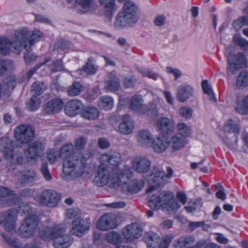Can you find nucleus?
<instances>
[{
	"instance_id": "4c0bfd02",
	"label": "nucleus",
	"mask_w": 248,
	"mask_h": 248,
	"mask_svg": "<svg viewBox=\"0 0 248 248\" xmlns=\"http://www.w3.org/2000/svg\"><path fill=\"white\" fill-rule=\"evenodd\" d=\"M84 89V87L81 83L75 81L69 87L67 93L69 96H75L83 92Z\"/></svg>"
},
{
	"instance_id": "37998d69",
	"label": "nucleus",
	"mask_w": 248,
	"mask_h": 248,
	"mask_svg": "<svg viewBox=\"0 0 248 248\" xmlns=\"http://www.w3.org/2000/svg\"><path fill=\"white\" fill-rule=\"evenodd\" d=\"M130 24H131L121 12H119L117 15L115 21L114 23V26L116 28L122 29Z\"/></svg>"
},
{
	"instance_id": "49530a36",
	"label": "nucleus",
	"mask_w": 248,
	"mask_h": 248,
	"mask_svg": "<svg viewBox=\"0 0 248 248\" xmlns=\"http://www.w3.org/2000/svg\"><path fill=\"white\" fill-rule=\"evenodd\" d=\"M73 150V146L72 144H66L63 146L59 151L60 157L64 159L69 155H73L74 153L72 152Z\"/></svg>"
},
{
	"instance_id": "09e8293b",
	"label": "nucleus",
	"mask_w": 248,
	"mask_h": 248,
	"mask_svg": "<svg viewBox=\"0 0 248 248\" xmlns=\"http://www.w3.org/2000/svg\"><path fill=\"white\" fill-rule=\"evenodd\" d=\"M81 211L78 208H70L67 210L66 216L70 219H74V220L81 219Z\"/></svg>"
},
{
	"instance_id": "6ab92c4d",
	"label": "nucleus",
	"mask_w": 248,
	"mask_h": 248,
	"mask_svg": "<svg viewBox=\"0 0 248 248\" xmlns=\"http://www.w3.org/2000/svg\"><path fill=\"white\" fill-rule=\"evenodd\" d=\"M130 109L139 114H145L148 112L149 108L147 105L143 104L141 96H133L130 103Z\"/></svg>"
},
{
	"instance_id": "f704fd0d",
	"label": "nucleus",
	"mask_w": 248,
	"mask_h": 248,
	"mask_svg": "<svg viewBox=\"0 0 248 248\" xmlns=\"http://www.w3.org/2000/svg\"><path fill=\"white\" fill-rule=\"evenodd\" d=\"M99 115L98 110L94 107H90L85 108L82 111L81 116L83 118L93 120L98 118Z\"/></svg>"
},
{
	"instance_id": "a19ab883",
	"label": "nucleus",
	"mask_w": 248,
	"mask_h": 248,
	"mask_svg": "<svg viewBox=\"0 0 248 248\" xmlns=\"http://www.w3.org/2000/svg\"><path fill=\"white\" fill-rule=\"evenodd\" d=\"M12 142L11 140L6 138H2L0 140V151L4 155L10 153L12 151Z\"/></svg>"
},
{
	"instance_id": "9d476101",
	"label": "nucleus",
	"mask_w": 248,
	"mask_h": 248,
	"mask_svg": "<svg viewBox=\"0 0 248 248\" xmlns=\"http://www.w3.org/2000/svg\"><path fill=\"white\" fill-rule=\"evenodd\" d=\"M131 164L132 169L140 174L148 173L151 167V161L148 158L141 155H138L134 158Z\"/></svg>"
},
{
	"instance_id": "4468645a",
	"label": "nucleus",
	"mask_w": 248,
	"mask_h": 248,
	"mask_svg": "<svg viewBox=\"0 0 248 248\" xmlns=\"http://www.w3.org/2000/svg\"><path fill=\"white\" fill-rule=\"evenodd\" d=\"M156 126L164 136H168L174 130V123L172 120L167 117H161L157 120Z\"/></svg>"
},
{
	"instance_id": "603ef678",
	"label": "nucleus",
	"mask_w": 248,
	"mask_h": 248,
	"mask_svg": "<svg viewBox=\"0 0 248 248\" xmlns=\"http://www.w3.org/2000/svg\"><path fill=\"white\" fill-rule=\"evenodd\" d=\"M142 186L139 184L137 180H134L131 181L130 183L127 186V191L132 193H135L139 191Z\"/></svg>"
},
{
	"instance_id": "79ce46f5",
	"label": "nucleus",
	"mask_w": 248,
	"mask_h": 248,
	"mask_svg": "<svg viewBox=\"0 0 248 248\" xmlns=\"http://www.w3.org/2000/svg\"><path fill=\"white\" fill-rule=\"evenodd\" d=\"M105 239L110 243L117 245L122 241L121 235L116 231H110L106 233Z\"/></svg>"
},
{
	"instance_id": "7ed1b4c3",
	"label": "nucleus",
	"mask_w": 248,
	"mask_h": 248,
	"mask_svg": "<svg viewBox=\"0 0 248 248\" xmlns=\"http://www.w3.org/2000/svg\"><path fill=\"white\" fill-rule=\"evenodd\" d=\"M150 208L157 210L161 207L168 212L173 211L180 208V205L174 201V194L170 191H162L158 195H153L148 202Z\"/></svg>"
},
{
	"instance_id": "7c9ffc66",
	"label": "nucleus",
	"mask_w": 248,
	"mask_h": 248,
	"mask_svg": "<svg viewBox=\"0 0 248 248\" xmlns=\"http://www.w3.org/2000/svg\"><path fill=\"white\" fill-rule=\"evenodd\" d=\"M170 143L164 137H158L152 143V147L155 152L162 153L169 146Z\"/></svg>"
},
{
	"instance_id": "c03bdc74",
	"label": "nucleus",
	"mask_w": 248,
	"mask_h": 248,
	"mask_svg": "<svg viewBox=\"0 0 248 248\" xmlns=\"http://www.w3.org/2000/svg\"><path fill=\"white\" fill-rule=\"evenodd\" d=\"M145 241L149 247L155 248L159 242V236L154 232H149L145 237Z\"/></svg>"
},
{
	"instance_id": "ea45409f",
	"label": "nucleus",
	"mask_w": 248,
	"mask_h": 248,
	"mask_svg": "<svg viewBox=\"0 0 248 248\" xmlns=\"http://www.w3.org/2000/svg\"><path fill=\"white\" fill-rule=\"evenodd\" d=\"M31 91L32 96H37L42 94L46 89V87L44 82L38 81L34 82L31 85Z\"/></svg>"
},
{
	"instance_id": "2f4dec72",
	"label": "nucleus",
	"mask_w": 248,
	"mask_h": 248,
	"mask_svg": "<svg viewBox=\"0 0 248 248\" xmlns=\"http://www.w3.org/2000/svg\"><path fill=\"white\" fill-rule=\"evenodd\" d=\"M195 242V239L193 236H182L174 241L173 246L174 248H182L192 245Z\"/></svg>"
},
{
	"instance_id": "5701e85b",
	"label": "nucleus",
	"mask_w": 248,
	"mask_h": 248,
	"mask_svg": "<svg viewBox=\"0 0 248 248\" xmlns=\"http://www.w3.org/2000/svg\"><path fill=\"white\" fill-rule=\"evenodd\" d=\"M153 139L152 134L147 129H141L138 133V142L142 147H149L153 141Z\"/></svg>"
},
{
	"instance_id": "b1692460",
	"label": "nucleus",
	"mask_w": 248,
	"mask_h": 248,
	"mask_svg": "<svg viewBox=\"0 0 248 248\" xmlns=\"http://www.w3.org/2000/svg\"><path fill=\"white\" fill-rule=\"evenodd\" d=\"M103 7L104 14L108 17H111L118 9L116 0H98Z\"/></svg>"
},
{
	"instance_id": "8fccbe9b",
	"label": "nucleus",
	"mask_w": 248,
	"mask_h": 248,
	"mask_svg": "<svg viewBox=\"0 0 248 248\" xmlns=\"http://www.w3.org/2000/svg\"><path fill=\"white\" fill-rule=\"evenodd\" d=\"M15 68L13 61L10 60H5L0 62V71L4 72L6 71L13 70Z\"/></svg>"
},
{
	"instance_id": "412c9836",
	"label": "nucleus",
	"mask_w": 248,
	"mask_h": 248,
	"mask_svg": "<svg viewBox=\"0 0 248 248\" xmlns=\"http://www.w3.org/2000/svg\"><path fill=\"white\" fill-rule=\"evenodd\" d=\"M15 196L16 193L14 191L4 186H0V198H8L0 200V206L11 205L13 201V197Z\"/></svg>"
},
{
	"instance_id": "dca6fc26",
	"label": "nucleus",
	"mask_w": 248,
	"mask_h": 248,
	"mask_svg": "<svg viewBox=\"0 0 248 248\" xmlns=\"http://www.w3.org/2000/svg\"><path fill=\"white\" fill-rule=\"evenodd\" d=\"M121 155L118 152H111L109 154L102 155L100 157V163L114 167L116 170L117 166L121 161Z\"/></svg>"
},
{
	"instance_id": "864d4df0",
	"label": "nucleus",
	"mask_w": 248,
	"mask_h": 248,
	"mask_svg": "<svg viewBox=\"0 0 248 248\" xmlns=\"http://www.w3.org/2000/svg\"><path fill=\"white\" fill-rule=\"evenodd\" d=\"M233 40L235 44L238 45L242 50H246L248 46V41L238 35L233 36Z\"/></svg>"
},
{
	"instance_id": "393cba45",
	"label": "nucleus",
	"mask_w": 248,
	"mask_h": 248,
	"mask_svg": "<svg viewBox=\"0 0 248 248\" xmlns=\"http://www.w3.org/2000/svg\"><path fill=\"white\" fill-rule=\"evenodd\" d=\"M82 108V104L78 99L69 101L65 108V113L69 116H74L78 114Z\"/></svg>"
},
{
	"instance_id": "f257e3e1",
	"label": "nucleus",
	"mask_w": 248,
	"mask_h": 248,
	"mask_svg": "<svg viewBox=\"0 0 248 248\" xmlns=\"http://www.w3.org/2000/svg\"><path fill=\"white\" fill-rule=\"evenodd\" d=\"M93 154L84 155L79 152H75L64 159L63 172L66 176L73 178L78 177L86 171L87 164L86 159L92 157Z\"/></svg>"
},
{
	"instance_id": "e2e57ef3",
	"label": "nucleus",
	"mask_w": 248,
	"mask_h": 248,
	"mask_svg": "<svg viewBox=\"0 0 248 248\" xmlns=\"http://www.w3.org/2000/svg\"><path fill=\"white\" fill-rule=\"evenodd\" d=\"M101 106L105 109L111 108L113 106L112 98L108 96H103L101 98Z\"/></svg>"
},
{
	"instance_id": "c756f323",
	"label": "nucleus",
	"mask_w": 248,
	"mask_h": 248,
	"mask_svg": "<svg viewBox=\"0 0 248 248\" xmlns=\"http://www.w3.org/2000/svg\"><path fill=\"white\" fill-rule=\"evenodd\" d=\"M170 147L173 152L179 150L186 144L185 138L181 135H175L172 136L170 141Z\"/></svg>"
},
{
	"instance_id": "f03ea898",
	"label": "nucleus",
	"mask_w": 248,
	"mask_h": 248,
	"mask_svg": "<svg viewBox=\"0 0 248 248\" xmlns=\"http://www.w3.org/2000/svg\"><path fill=\"white\" fill-rule=\"evenodd\" d=\"M65 232L66 228L63 224L54 225L51 228L43 227L39 232L43 239H52L55 248H66L71 244V237Z\"/></svg>"
},
{
	"instance_id": "ddd939ff",
	"label": "nucleus",
	"mask_w": 248,
	"mask_h": 248,
	"mask_svg": "<svg viewBox=\"0 0 248 248\" xmlns=\"http://www.w3.org/2000/svg\"><path fill=\"white\" fill-rule=\"evenodd\" d=\"M142 229L141 226L137 223H132L123 229V233L124 238L132 241L138 239L141 236Z\"/></svg>"
},
{
	"instance_id": "0eeeda50",
	"label": "nucleus",
	"mask_w": 248,
	"mask_h": 248,
	"mask_svg": "<svg viewBox=\"0 0 248 248\" xmlns=\"http://www.w3.org/2000/svg\"><path fill=\"white\" fill-rule=\"evenodd\" d=\"M167 173L166 174L164 170L160 167H153V170L150 176L151 177V183L155 184V185L152 186L147 189V193L151 192L155 190L156 187L160 186L162 182L165 181L167 179L170 178L173 174V170L168 167L167 168Z\"/></svg>"
},
{
	"instance_id": "3c124183",
	"label": "nucleus",
	"mask_w": 248,
	"mask_h": 248,
	"mask_svg": "<svg viewBox=\"0 0 248 248\" xmlns=\"http://www.w3.org/2000/svg\"><path fill=\"white\" fill-rule=\"evenodd\" d=\"M234 62L242 68L245 67L246 64V59L245 55L242 53H238L235 55H233Z\"/></svg>"
},
{
	"instance_id": "680f3d73",
	"label": "nucleus",
	"mask_w": 248,
	"mask_h": 248,
	"mask_svg": "<svg viewBox=\"0 0 248 248\" xmlns=\"http://www.w3.org/2000/svg\"><path fill=\"white\" fill-rule=\"evenodd\" d=\"M131 24L136 23L138 20L137 14H134L125 11L120 12Z\"/></svg>"
},
{
	"instance_id": "0e129e2a",
	"label": "nucleus",
	"mask_w": 248,
	"mask_h": 248,
	"mask_svg": "<svg viewBox=\"0 0 248 248\" xmlns=\"http://www.w3.org/2000/svg\"><path fill=\"white\" fill-rule=\"evenodd\" d=\"M60 157V152L57 150L50 149L47 153V157L51 164L54 163L57 158Z\"/></svg>"
},
{
	"instance_id": "774afa93",
	"label": "nucleus",
	"mask_w": 248,
	"mask_h": 248,
	"mask_svg": "<svg viewBox=\"0 0 248 248\" xmlns=\"http://www.w3.org/2000/svg\"><path fill=\"white\" fill-rule=\"evenodd\" d=\"M136 82V78L134 77L129 76L125 77L123 80V84L125 88H133Z\"/></svg>"
},
{
	"instance_id": "6e6552de",
	"label": "nucleus",
	"mask_w": 248,
	"mask_h": 248,
	"mask_svg": "<svg viewBox=\"0 0 248 248\" xmlns=\"http://www.w3.org/2000/svg\"><path fill=\"white\" fill-rule=\"evenodd\" d=\"M14 135L17 140L21 143L25 144L34 139L35 130L31 126L21 125L16 127Z\"/></svg>"
},
{
	"instance_id": "bb28decb",
	"label": "nucleus",
	"mask_w": 248,
	"mask_h": 248,
	"mask_svg": "<svg viewBox=\"0 0 248 248\" xmlns=\"http://www.w3.org/2000/svg\"><path fill=\"white\" fill-rule=\"evenodd\" d=\"M20 181L21 184H30L37 179L36 172L31 169H26L20 172Z\"/></svg>"
},
{
	"instance_id": "052dcab7",
	"label": "nucleus",
	"mask_w": 248,
	"mask_h": 248,
	"mask_svg": "<svg viewBox=\"0 0 248 248\" xmlns=\"http://www.w3.org/2000/svg\"><path fill=\"white\" fill-rule=\"evenodd\" d=\"M227 62L229 64V67L228 70L230 71L231 73L232 74L234 73L235 71L237 69L240 68L234 62V59L233 58V55L231 54H229L227 56Z\"/></svg>"
},
{
	"instance_id": "cd10ccee",
	"label": "nucleus",
	"mask_w": 248,
	"mask_h": 248,
	"mask_svg": "<svg viewBox=\"0 0 248 248\" xmlns=\"http://www.w3.org/2000/svg\"><path fill=\"white\" fill-rule=\"evenodd\" d=\"M133 123L131 117L128 115H125L123 117V121L119 124V130L124 134H129L132 132Z\"/></svg>"
},
{
	"instance_id": "a211bd4d",
	"label": "nucleus",
	"mask_w": 248,
	"mask_h": 248,
	"mask_svg": "<svg viewBox=\"0 0 248 248\" xmlns=\"http://www.w3.org/2000/svg\"><path fill=\"white\" fill-rule=\"evenodd\" d=\"M132 169L129 166L124 165L121 170L118 171L116 170V180L120 181L119 184H116V186L126 185L128 181L133 177L134 174Z\"/></svg>"
},
{
	"instance_id": "1a4fd4ad",
	"label": "nucleus",
	"mask_w": 248,
	"mask_h": 248,
	"mask_svg": "<svg viewBox=\"0 0 248 248\" xmlns=\"http://www.w3.org/2000/svg\"><path fill=\"white\" fill-rule=\"evenodd\" d=\"M60 199V196L54 191L45 190L41 193L38 202L41 205L55 207L57 206Z\"/></svg>"
},
{
	"instance_id": "13d9d810",
	"label": "nucleus",
	"mask_w": 248,
	"mask_h": 248,
	"mask_svg": "<svg viewBox=\"0 0 248 248\" xmlns=\"http://www.w3.org/2000/svg\"><path fill=\"white\" fill-rule=\"evenodd\" d=\"M70 45L71 44L68 41L60 40L55 44L54 46L55 48L60 49L66 52L68 51Z\"/></svg>"
},
{
	"instance_id": "39448f33",
	"label": "nucleus",
	"mask_w": 248,
	"mask_h": 248,
	"mask_svg": "<svg viewBox=\"0 0 248 248\" xmlns=\"http://www.w3.org/2000/svg\"><path fill=\"white\" fill-rule=\"evenodd\" d=\"M15 36L21 41L22 46L27 51L31 50V46L35 42L38 41L40 37H43V33L39 31L35 30L32 32L26 29L16 31Z\"/></svg>"
},
{
	"instance_id": "a18cd8bd",
	"label": "nucleus",
	"mask_w": 248,
	"mask_h": 248,
	"mask_svg": "<svg viewBox=\"0 0 248 248\" xmlns=\"http://www.w3.org/2000/svg\"><path fill=\"white\" fill-rule=\"evenodd\" d=\"M202 86L203 93L208 95L210 100L214 102H216V98L214 96V94L211 87L208 84V80H203L202 82Z\"/></svg>"
},
{
	"instance_id": "c85d7f7f",
	"label": "nucleus",
	"mask_w": 248,
	"mask_h": 248,
	"mask_svg": "<svg viewBox=\"0 0 248 248\" xmlns=\"http://www.w3.org/2000/svg\"><path fill=\"white\" fill-rule=\"evenodd\" d=\"M120 87V81L116 76L110 75L104 82V89L108 92H115Z\"/></svg>"
},
{
	"instance_id": "aec40b11",
	"label": "nucleus",
	"mask_w": 248,
	"mask_h": 248,
	"mask_svg": "<svg viewBox=\"0 0 248 248\" xmlns=\"http://www.w3.org/2000/svg\"><path fill=\"white\" fill-rule=\"evenodd\" d=\"M88 229L89 225L87 222L82 219L78 220H73L70 233L73 235L81 236Z\"/></svg>"
},
{
	"instance_id": "f3484780",
	"label": "nucleus",
	"mask_w": 248,
	"mask_h": 248,
	"mask_svg": "<svg viewBox=\"0 0 248 248\" xmlns=\"http://www.w3.org/2000/svg\"><path fill=\"white\" fill-rule=\"evenodd\" d=\"M16 218V211L14 209H9L3 216V219L0 224L3 225L7 231H12L14 230Z\"/></svg>"
},
{
	"instance_id": "473e14b6",
	"label": "nucleus",
	"mask_w": 248,
	"mask_h": 248,
	"mask_svg": "<svg viewBox=\"0 0 248 248\" xmlns=\"http://www.w3.org/2000/svg\"><path fill=\"white\" fill-rule=\"evenodd\" d=\"M224 130L226 132L233 133L235 137L236 143L238 141V135L240 130L239 126L232 120L227 121L224 125Z\"/></svg>"
},
{
	"instance_id": "e433bc0d",
	"label": "nucleus",
	"mask_w": 248,
	"mask_h": 248,
	"mask_svg": "<svg viewBox=\"0 0 248 248\" xmlns=\"http://www.w3.org/2000/svg\"><path fill=\"white\" fill-rule=\"evenodd\" d=\"M5 159L12 164L21 165L24 162V158L21 153H14L13 150L10 153L6 154Z\"/></svg>"
},
{
	"instance_id": "72a5a7b5",
	"label": "nucleus",
	"mask_w": 248,
	"mask_h": 248,
	"mask_svg": "<svg viewBox=\"0 0 248 248\" xmlns=\"http://www.w3.org/2000/svg\"><path fill=\"white\" fill-rule=\"evenodd\" d=\"M235 110L242 115L248 114V95L241 100H237L235 103Z\"/></svg>"
},
{
	"instance_id": "5fc2aeb1",
	"label": "nucleus",
	"mask_w": 248,
	"mask_h": 248,
	"mask_svg": "<svg viewBox=\"0 0 248 248\" xmlns=\"http://www.w3.org/2000/svg\"><path fill=\"white\" fill-rule=\"evenodd\" d=\"M1 235L5 242L12 247L14 248H22L21 243L17 239L11 238L6 236L3 233H2Z\"/></svg>"
},
{
	"instance_id": "338daca9",
	"label": "nucleus",
	"mask_w": 248,
	"mask_h": 248,
	"mask_svg": "<svg viewBox=\"0 0 248 248\" xmlns=\"http://www.w3.org/2000/svg\"><path fill=\"white\" fill-rule=\"evenodd\" d=\"M41 171L46 180L48 181L51 179V175L49 170L48 169L46 162H44L42 163L41 167Z\"/></svg>"
},
{
	"instance_id": "c9c22d12",
	"label": "nucleus",
	"mask_w": 248,
	"mask_h": 248,
	"mask_svg": "<svg viewBox=\"0 0 248 248\" xmlns=\"http://www.w3.org/2000/svg\"><path fill=\"white\" fill-rule=\"evenodd\" d=\"M93 58L90 57L87 62L81 69L76 71V73L80 76H84V74L87 75H93L95 73V69L92 64Z\"/></svg>"
},
{
	"instance_id": "20e7f679",
	"label": "nucleus",
	"mask_w": 248,
	"mask_h": 248,
	"mask_svg": "<svg viewBox=\"0 0 248 248\" xmlns=\"http://www.w3.org/2000/svg\"><path fill=\"white\" fill-rule=\"evenodd\" d=\"M97 171V175L95 176V178L97 182H99L101 186L106 185L108 182L115 186L119 184L120 181L116 180V170H114V167L100 163Z\"/></svg>"
},
{
	"instance_id": "423d86ee",
	"label": "nucleus",
	"mask_w": 248,
	"mask_h": 248,
	"mask_svg": "<svg viewBox=\"0 0 248 248\" xmlns=\"http://www.w3.org/2000/svg\"><path fill=\"white\" fill-rule=\"evenodd\" d=\"M39 222V218L38 215L29 213L19 229L20 235L23 237L33 236L36 232Z\"/></svg>"
},
{
	"instance_id": "9b49d317",
	"label": "nucleus",
	"mask_w": 248,
	"mask_h": 248,
	"mask_svg": "<svg viewBox=\"0 0 248 248\" xmlns=\"http://www.w3.org/2000/svg\"><path fill=\"white\" fill-rule=\"evenodd\" d=\"M117 226V217L111 213L105 214L99 218L97 227L101 231H108L115 228Z\"/></svg>"
},
{
	"instance_id": "bf43d9fd",
	"label": "nucleus",
	"mask_w": 248,
	"mask_h": 248,
	"mask_svg": "<svg viewBox=\"0 0 248 248\" xmlns=\"http://www.w3.org/2000/svg\"><path fill=\"white\" fill-rule=\"evenodd\" d=\"M138 70L143 76L148 77L155 80L156 79L159 77V75L153 72L149 69L141 67L138 68Z\"/></svg>"
},
{
	"instance_id": "58836bf2",
	"label": "nucleus",
	"mask_w": 248,
	"mask_h": 248,
	"mask_svg": "<svg viewBox=\"0 0 248 248\" xmlns=\"http://www.w3.org/2000/svg\"><path fill=\"white\" fill-rule=\"evenodd\" d=\"M236 86L239 89L248 86V72L243 71L238 75L236 81Z\"/></svg>"
},
{
	"instance_id": "a878e982",
	"label": "nucleus",
	"mask_w": 248,
	"mask_h": 248,
	"mask_svg": "<svg viewBox=\"0 0 248 248\" xmlns=\"http://www.w3.org/2000/svg\"><path fill=\"white\" fill-rule=\"evenodd\" d=\"M63 102L60 99H53L47 102L44 106V111L46 113H57L63 108Z\"/></svg>"
},
{
	"instance_id": "4d7b16f0",
	"label": "nucleus",
	"mask_w": 248,
	"mask_h": 248,
	"mask_svg": "<svg viewBox=\"0 0 248 248\" xmlns=\"http://www.w3.org/2000/svg\"><path fill=\"white\" fill-rule=\"evenodd\" d=\"M123 11L130 12L134 14H137L138 7L136 4L132 1H126L123 6Z\"/></svg>"
},
{
	"instance_id": "6e6d98bb",
	"label": "nucleus",
	"mask_w": 248,
	"mask_h": 248,
	"mask_svg": "<svg viewBox=\"0 0 248 248\" xmlns=\"http://www.w3.org/2000/svg\"><path fill=\"white\" fill-rule=\"evenodd\" d=\"M40 103L39 99L32 96L30 101L27 103V108L30 111H35L39 107Z\"/></svg>"
},
{
	"instance_id": "2eb2a0df",
	"label": "nucleus",
	"mask_w": 248,
	"mask_h": 248,
	"mask_svg": "<svg viewBox=\"0 0 248 248\" xmlns=\"http://www.w3.org/2000/svg\"><path fill=\"white\" fill-rule=\"evenodd\" d=\"M45 146L40 140H36L28 145L27 152L28 157L31 160L36 159L42 156L44 154Z\"/></svg>"
},
{
	"instance_id": "f8f14e48",
	"label": "nucleus",
	"mask_w": 248,
	"mask_h": 248,
	"mask_svg": "<svg viewBox=\"0 0 248 248\" xmlns=\"http://www.w3.org/2000/svg\"><path fill=\"white\" fill-rule=\"evenodd\" d=\"M15 40L10 41L4 37L0 38V52L4 55L8 54L12 48L19 51L22 48L21 41L17 38L14 34Z\"/></svg>"
},
{
	"instance_id": "de8ad7c7",
	"label": "nucleus",
	"mask_w": 248,
	"mask_h": 248,
	"mask_svg": "<svg viewBox=\"0 0 248 248\" xmlns=\"http://www.w3.org/2000/svg\"><path fill=\"white\" fill-rule=\"evenodd\" d=\"M176 128L179 132L178 135L183 136L185 138L190 136L191 133L190 127L184 123H178L176 125Z\"/></svg>"
},
{
	"instance_id": "4be33fe9",
	"label": "nucleus",
	"mask_w": 248,
	"mask_h": 248,
	"mask_svg": "<svg viewBox=\"0 0 248 248\" xmlns=\"http://www.w3.org/2000/svg\"><path fill=\"white\" fill-rule=\"evenodd\" d=\"M194 93L193 88L190 85H180L176 94L177 100L181 102L186 101Z\"/></svg>"
},
{
	"instance_id": "69168bd1",
	"label": "nucleus",
	"mask_w": 248,
	"mask_h": 248,
	"mask_svg": "<svg viewBox=\"0 0 248 248\" xmlns=\"http://www.w3.org/2000/svg\"><path fill=\"white\" fill-rule=\"evenodd\" d=\"M179 114L186 119H189L192 116V109L186 106L181 108L179 110Z\"/></svg>"
}]
</instances>
